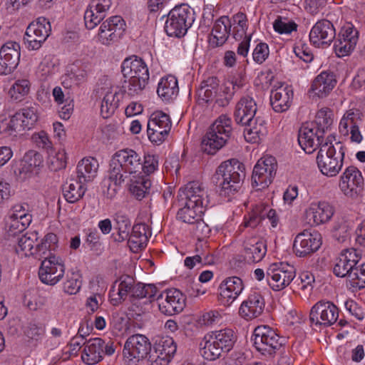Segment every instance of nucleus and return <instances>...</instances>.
I'll list each match as a JSON object with an SVG mask.
<instances>
[{
    "instance_id": "f257e3e1",
    "label": "nucleus",
    "mask_w": 365,
    "mask_h": 365,
    "mask_svg": "<svg viewBox=\"0 0 365 365\" xmlns=\"http://www.w3.org/2000/svg\"><path fill=\"white\" fill-rule=\"evenodd\" d=\"M257 103L250 96H246L237 103L234 112L235 122L245 127L244 137L246 141L258 143L267 133L265 120L257 115Z\"/></svg>"
},
{
    "instance_id": "f03ea898",
    "label": "nucleus",
    "mask_w": 365,
    "mask_h": 365,
    "mask_svg": "<svg viewBox=\"0 0 365 365\" xmlns=\"http://www.w3.org/2000/svg\"><path fill=\"white\" fill-rule=\"evenodd\" d=\"M142 158L135 150L124 148L116 151L109 163L108 178L115 185H120L131 174L140 172Z\"/></svg>"
},
{
    "instance_id": "7ed1b4c3",
    "label": "nucleus",
    "mask_w": 365,
    "mask_h": 365,
    "mask_svg": "<svg viewBox=\"0 0 365 365\" xmlns=\"http://www.w3.org/2000/svg\"><path fill=\"white\" fill-rule=\"evenodd\" d=\"M121 72L125 78H128L122 87L130 96L139 95L148 84L150 73L148 66L143 58L137 56H130L123 61Z\"/></svg>"
},
{
    "instance_id": "20e7f679",
    "label": "nucleus",
    "mask_w": 365,
    "mask_h": 365,
    "mask_svg": "<svg viewBox=\"0 0 365 365\" xmlns=\"http://www.w3.org/2000/svg\"><path fill=\"white\" fill-rule=\"evenodd\" d=\"M236 341L237 335L232 329L212 331L205 335L200 344L201 354L205 359L214 361L228 353Z\"/></svg>"
},
{
    "instance_id": "39448f33",
    "label": "nucleus",
    "mask_w": 365,
    "mask_h": 365,
    "mask_svg": "<svg viewBox=\"0 0 365 365\" xmlns=\"http://www.w3.org/2000/svg\"><path fill=\"white\" fill-rule=\"evenodd\" d=\"M216 175L220 182V195L231 197L241 188L245 177L244 166L236 160L222 162L216 170Z\"/></svg>"
},
{
    "instance_id": "423d86ee",
    "label": "nucleus",
    "mask_w": 365,
    "mask_h": 365,
    "mask_svg": "<svg viewBox=\"0 0 365 365\" xmlns=\"http://www.w3.org/2000/svg\"><path fill=\"white\" fill-rule=\"evenodd\" d=\"M232 119L226 115H220L210 126L201 142L202 150L214 155L223 148L232 133Z\"/></svg>"
},
{
    "instance_id": "0eeeda50",
    "label": "nucleus",
    "mask_w": 365,
    "mask_h": 365,
    "mask_svg": "<svg viewBox=\"0 0 365 365\" xmlns=\"http://www.w3.org/2000/svg\"><path fill=\"white\" fill-rule=\"evenodd\" d=\"M344 155V148L340 142L334 146L326 140L320 147L317 156L319 170L327 177L336 176L342 168Z\"/></svg>"
},
{
    "instance_id": "6e6552de",
    "label": "nucleus",
    "mask_w": 365,
    "mask_h": 365,
    "mask_svg": "<svg viewBox=\"0 0 365 365\" xmlns=\"http://www.w3.org/2000/svg\"><path fill=\"white\" fill-rule=\"evenodd\" d=\"M195 21L194 10L187 4L175 6L168 14L165 31L169 36H184Z\"/></svg>"
},
{
    "instance_id": "1a4fd4ad",
    "label": "nucleus",
    "mask_w": 365,
    "mask_h": 365,
    "mask_svg": "<svg viewBox=\"0 0 365 365\" xmlns=\"http://www.w3.org/2000/svg\"><path fill=\"white\" fill-rule=\"evenodd\" d=\"M253 345L264 356H272L282 347V338L269 326H259L252 334Z\"/></svg>"
},
{
    "instance_id": "9d476101",
    "label": "nucleus",
    "mask_w": 365,
    "mask_h": 365,
    "mask_svg": "<svg viewBox=\"0 0 365 365\" xmlns=\"http://www.w3.org/2000/svg\"><path fill=\"white\" fill-rule=\"evenodd\" d=\"M277 170L274 157L265 155L255 165L252 175V185L257 190L267 188L272 182Z\"/></svg>"
},
{
    "instance_id": "9b49d317",
    "label": "nucleus",
    "mask_w": 365,
    "mask_h": 365,
    "mask_svg": "<svg viewBox=\"0 0 365 365\" xmlns=\"http://www.w3.org/2000/svg\"><path fill=\"white\" fill-rule=\"evenodd\" d=\"M295 275L294 266L284 262L270 264L266 272L267 283L274 291L284 289L292 282Z\"/></svg>"
},
{
    "instance_id": "f8f14e48",
    "label": "nucleus",
    "mask_w": 365,
    "mask_h": 365,
    "mask_svg": "<svg viewBox=\"0 0 365 365\" xmlns=\"http://www.w3.org/2000/svg\"><path fill=\"white\" fill-rule=\"evenodd\" d=\"M125 26V22L121 16L109 17L101 23L96 38L102 45H113L123 37Z\"/></svg>"
},
{
    "instance_id": "ddd939ff",
    "label": "nucleus",
    "mask_w": 365,
    "mask_h": 365,
    "mask_svg": "<svg viewBox=\"0 0 365 365\" xmlns=\"http://www.w3.org/2000/svg\"><path fill=\"white\" fill-rule=\"evenodd\" d=\"M116 345L111 340L106 342L101 338H93L87 341L81 358L87 364H94L103 358V355L111 356L115 351Z\"/></svg>"
},
{
    "instance_id": "4468645a",
    "label": "nucleus",
    "mask_w": 365,
    "mask_h": 365,
    "mask_svg": "<svg viewBox=\"0 0 365 365\" xmlns=\"http://www.w3.org/2000/svg\"><path fill=\"white\" fill-rule=\"evenodd\" d=\"M38 105L33 104L18 110L6 123L5 130L9 134L12 132H21L31 130L38 119Z\"/></svg>"
},
{
    "instance_id": "2eb2a0df",
    "label": "nucleus",
    "mask_w": 365,
    "mask_h": 365,
    "mask_svg": "<svg viewBox=\"0 0 365 365\" xmlns=\"http://www.w3.org/2000/svg\"><path fill=\"white\" fill-rule=\"evenodd\" d=\"M155 299L160 312L167 316L178 314L186 305V297L178 289H168L162 292Z\"/></svg>"
},
{
    "instance_id": "dca6fc26",
    "label": "nucleus",
    "mask_w": 365,
    "mask_h": 365,
    "mask_svg": "<svg viewBox=\"0 0 365 365\" xmlns=\"http://www.w3.org/2000/svg\"><path fill=\"white\" fill-rule=\"evenodd\" d=\"M338 307L330 301H319L311 309L309 320L312 324L328 327L336 322Z\"/></svg>"
},
{
    "instance_id": "f3484780",
    "label": "nucleus",
    "mask_w": 365,
    "mask_h": 365,
    "mask_svg": "<svg viewBox=\"0 0 365 365\" xmlns=\"http://www.w3.org/2000/svg\"><path fill=\"white\" fill-rule=\"evenodd\" d=\"M334 51L336 55L342 58L349 56L354 50L359 40V31L350 22L346 23L334 38Z\"/></svg>"
},
{
    "instance_id": "a211bd4d",
    "label": "nucleus",
    "mask_w": 365,
    "mask_h": 365,
    "mask_svg": "<svg viewBox=\"0 0 365 365\" xmlns=\"http://www.w3.org/2000/svg\"><path fill=\"white\" fill-rule=\"evenodd\" d=\"M51 31V24L45 18H38L36 21L31 23L24 37V41L29 50H38L48 37Z\"/></svg>"
},
{
    "instance_id": "6ab92c4d",
    "label": "nucleus",
    "mask_w": 365,
    "mask_h": 365,
    "mask_svg": "<svg viewBox=\"0 0 365 365\" xmlns=\"http://www.w3.org/2000/svg\"><path fill=\"white\" fill-rule=\"evenodd\" d=\"M64 273L65 265L62 259L48 256L41 262L38 276L43 284L55 285L63 278Z\"/></svg>"
},
{
    "instance_id": "aec40b11",
    "label": "nucleus",
    "mask_w": 365,
    "mask_h": 365,
    "mask_svg": "<svg viewBox=\"0 0 365 365\" xmlns=\"http://www.w3.org/2000/svg\"><path fill=\"white\" fill-rule=\"evenodd\" d=\"M180 202H185L190 205L202 207L205 210L210 204L207 192L197 181L188 182L185 187L179 190Z\"/></svg>"
},
{
    "instance_id": "412c9836",
    "label": "nucleus",
    "mask_w": 365,
    "mask_h": 365,
    "mask_svg": "<svg viewBox=\"0 0 365 365\" xmlns=\"http://www.w3.org/2000/svg\"><path fill=\"white\" fill-rule=\"evenodd\" d=\"M362 121V114L359 110L351 109L346 111L339 123L340 133L344 136L350 133L351 141L360 143L363 140V136L359 130V126Z\"/></svg>"
},
{
    "instance_id": "4be33fe9",
    "label": "nucleus",
    "mask_w": 365,
    "mask_h": 365,
    "mask_svg": "<svg viewBox=\"0 0 365 365\" xmlns=\"http://www.w3.org/2000/svg\"><path fill=\"white\" fill-rule=\"evenodd\" d=\"M321 245L322 237L318 232L304 230L296 236L293 250L297 257H304L317 251Z\"/></svg>"
},
{
    "instance_id": "5701e85b",
    "label": "nucleus",
    "mask_w": 365,
    "mask_h": 365,
    "mask_svg": "<svg viewBox=\"0 0 365 365\" xmlns=\"http://www.w3.org/2000/svg\"><path fill=\"white\" fill-rule=\"evenodd\" d=\"M324 134L309 122L304 123L299 130L298 142L305 153L311 154L324 144Z\"/></svg>"
},
{
    "instance_id": "b1692460",
    "label": "nucleus",
    "mask_w": 365,
    "mask_h": 365,
    "mask_svg": "<svg viewBox=\"0 0 365 365\" xmlns=\"http://www.w3.org/2000/svg\"><path fill=\"white\" fill-rule=\"evenodd\" d=\"M363 185L362 174L355 166L347 167L340 177L339 188L348 197H356L361 192Z\"/></svg>"
},
{
    "instance_id": "393cba45",
    "label": "nucleus",
    "mask_w": 365,
    "mask_h": 365,
    "mask_svg": "<svg viewBox=\"0 0 365 365\" xmlns=\"http://www.w3.org/2000/svg\"><path fill=\"white\" fill-rule=\"evenodd\" d=\"M151 350V344L149 339L143 334H134L126 340L123 355L129 361L133 359H143L147 356Z\"/></svg>"
},
{
    "instance_id": "a878e982",
    "label": "nucleus",
    "mask_w": 365,
    "mask_h": 365,
    "mask_svg": "<svg viewBox=\"0 0 365 365\" xmlns=\"http://www.w3.org/2000/svg\"><path fill=\"white\" fill-rule=\"evenodd\" d=\"M335 38V28L333 24L327 19L318 21L309 33L310 42L317 48L329 46Z\"/></svg>"
},
{
    "instance_id": "bb28decb",
    "label": "nucleus",
    "mask_w": 365,
    "mask_h": 365,
    "mask_svg": "<svg viewBox=\"0 0 365 365\" xmlns=\"http://www.w3.org/2000/svg\"><path fill=\"white\" fill-rule=\"evenodd\" d=\"M245 288L241 278L232 276L225 278L220 284L219 302L225 307L230 306Z\"/></svg>"
},
{
    "instance_id": "cd10ccee",
    "label": "nucleus",
    "mask_w": 365,
    "mask_h": 365,
    "mask_svg": "<svg viewBox=\"0 0 365 365\" xmlns=\"http://www.w3.org/2000/svg\"><path fill=\"white\" fill-rule=\"evenodd\" d=\"M20 60V45L9 41L0 49V74L11 73L19 65Z\"/></svg>"
},
{
    "instance_id": "c85d7f7f",
    "label": "nucleus",
    "mask_w": 365,
    "mask_h": 365,
    "mask_svg": "<svg viewBox=\"0 0 365 365\" xmlns=\"http://www.w3.org/2000/svg\"><path fill=\"white\" fill-rule=\"evenodd\" d=\"M265 301L259 292L252 291L244 300L240 308L239 314L244 319L249 321L259 317L264 312Z\"/></svg>"
},
{
    "instance_id": "c756f323",
    "label": "nucleus",
    "mask_w": 365,
    "mask_h": 365,
    "mask_svg": "<svg viewBox=\"0 0 365 365\" xmlns=\"http://www.w3.org/2000/svg\"><path fill=\"white\" fill-rule=\"evenodd\" d=\"M267 253L266 243L258 237L246 236L242 242V255L248 263L260 262Z\"/></svg>"
},
{
    "instance_id": "7c9ffc66",
    "label": "nucleus",
    "mask_w": 365,
    "mask_h": 365,
    "mask_svg": "<svg viewBox=\"0 0 365 365\" xmlns=\"http://www.w3.org/2000/svg\"><path fill=\"white\" fill-rule=\"evenodd\" d=\"M361 255L355 249L351 248L341 251L336 259L333 267L334 274L336 277H346L349 279V273L352 272L354 267L359 263Z\"/></svg>"
},
{
    "instance_id": "2f4dec72",
    "label": "nucleus",
    "mask_w": 365,
    "mask_h": 365,
    "mask_svg": "<svg viewBox=\"0 0 365 365\" xmlns=\"http://www.w3.org/2000/svg\"><path fill=\"white\" fill-rule=\"evenodd\" d=\"M231 20L227 16L217 19L208 38L210 47L215 48L223 46L231 34Z\"/></svg>"
},
{
    "instance_id": "473e14b6",
    "label": "nucleus",
    "mask_w": 365,
    "mask_h": 365,
    "mask_svg": "<svg viewBox=\"0 0 365 365\" xmlns=\"http://www.w3.org/2000/svg\"><path fill=\"white\" fill-rule=\"evenodd\" d=\"M41 164V155L34 150H29L26 153L19 164L15 167L14 173L19 180H24L30 178Z\"/></svg>"
},
{
    "instance_id": "72a5a7b5",
    "label": "nucleus",
    "mask_w": 365,
    "mask_h": 365,
    "mask_svg": "<svg viewBox=\"0 0 365 365\" xmlns=\"http://www.w3.org/2000/svg\"><path fill=\"white\" fill-rule=\"evenodd\" d=\"M336 82L333 72L322 71L312 81L311 91L319 98H324L333 90Z\"/></svg>"
},
{
    "instance_id": "f704fd0d",
    "label": "nucleus",
    "mask_w": 365,
    "mask_h": 365,
    "mask_svg": "<svg viewBox=\"0 0 365 365\" xmlns=\"http://www.w3.org/2000/svg\"><path fill=\"white\" fill-rule=\"evenodd\" d=\"M293 90L291 86H282L272 90L270 95V103L273 110L282 113L289 109L293 99Z\"/></svg>"
},
{
    "instance_id": "c9c22d12",
    "label": "nucleus",
    "mask_w": 365,
    "mask_h": 365,
    "mask_svg": "<svg viewBox=\"0 0 365 365\" xmlns=\"http://www.w3.org/2000/svg\"><path fill=\"white\" fill-rule=\"evenodd\" d=\"M334 208L329 202L322 201L311 203L306 213L307 217L312 219L313 224L322 225L329 222L334 214Z\"/></svg>"
},
{
    "instance_id": "e433bc0d",
    "label": "nucleus",
    "mask_w": 365,
    "mask_h": 365,
    "mask_svg": "<svg viewBox=\"0 0 365 365\" xmlns=\"http://www.w3.org/2000/svg\"><path fill=\"white\" fill-rule=\"evenodd\" d=\"M158 289L154 284H134L131 294L130 301L133 306H138L140 300L143 305L148 306L155 300Z\"/></svg>"
},
{
    "instance_id": "4c0bfd02",
    "label": "nucleus",
    "mask_w": 365,
    "mask_h": 365,
    "mask_svg": "<svg viewBox=\"0 0 365 365\" xmlns=\"http://www.w3.org/2000/svg\"><path fill=\"white\" fill-rule=\"evenodd\" d=\"M135 279L129 275H123L115 281L113 289L110 292V297L113 305H118L124 301L129 293L131 294Z\"/></svg>"
},
{
    "instance_id": "58836bf2",
    "label": "nucleus",
    "mask_w": 365,
    "mask_h": 365,
    "mask_svg": "<svg viewBox=\"0 0 365 365\" xmlns=\"http://www.w3.org/2000/svg\"><path fill=\"white\" fill-rule=\"evenodd\" d=\"M130 232L128 239V244L130 250L137 252L139 250L145 247L150 235L148 226L145 223L134 225Z\"/></svg>"
},
{
    "instance_id": "ea45409f",
    "label": "nucleus",
    "mask_w": 365,
    "mask_h": 365,
    "mask_svg": "<svg viewBox=\"0 0 365 365\" xmlns=\"http://www.w3.org/2000/svg\"><path fill=\"white\" fill-rule=\"evenodd\" d=\"M179 92L177 78L168 75L160 79L158 83L157 93L163 101H170L175 98Z\"/></svg>"
},
{
    "instance_id": "a19ab883",
    "label": "nucleus",
    "mask_w": 365,
    "mask_h": 365,
    "mask_svg": "<svg viewBox=\"0 0 365 365\" xmlns=\"http://www.w3.org/2000/svg\"><path fill=\"white\" fill-rule=\"evenodd\" d=\"M38 236L36 232H28L17 237L16 252L21 257L32 256L35 258V246Z\"/></svg>"
},
{
    "instance_id": "79ce46f5",
    "label": "nucleus",
    "mask_w": 365,
    "mask_h": 365,
    "mask_svg": "<svg viewBox=\"0 0 365 365\" xmlns=\"http://www.w3.org/2000/svg\"><path fill=\"white\" fill-rule=\"evenodd\" d=\"M58 241V237L56 234L52 232L46 234L40 242H36L35 259L41 260L48 256H54L51 251L57 248Z\"/></svg>"
},
{
    "instance_id": "37998d69",
    "label": "nucleus",
    "mask_w": 365,
    "mask_h": 365,
    "mask_svg": "<svg viewBox=\"0 0 365 365\" xmlns=\"http://www.w3.org/2000/svg\"><path fill=\"white\" fill-rule=\"evenodd\" d=\"M98 163L94 158H85L77 165V178L85 182H90L96 176Z\"/></svg>"
},
{
    "instance_id": "c03bdc74",
    "label": "nucleus",
    "mask_w": 365,
    "mask_h": 365,
    "mask_svg": "<svg viewBox=\"0 0 365 365\" xmlns=\"http://www.w3.org/2000/svg\"><path fill=\"white\" fill-rule=\"evenodd\" d=\"M220 81L215 76H209L204 79L197 90L199 99L205 103H212L219 93Z\"/></svg>"
},
{
    "instance_id": "a18cd8bd",
    "label": "nucleus",
    "mask_w": 365,
    "mask_h": 365,
    "mask_svg": "<svg viewBox=\"0 0 365 365\" xmlns=\"http://www.w3.org/2000/svg\"><path fill=\"white\" fill-rule=\"evenodd\" d=\"M86 190L85 183L71 179L63 185V195L66 200L69 203H75L81 200Z\"/></svg>"
},
{
    "instance_id": "49530a36",
    "label": "nucleus",
    "mask_w": 365,
    "mask_h": 365,
    "mask_svg": "<svg viewBox=\"0 0 365 365\" xmlns=\"http://www.w3.org/2000/svg\"><path fill=\"white\" fill-rule=\"evenodd\" d=\"M123 93L119 91H108L101 102V115L103 118L110 117L119 106Z\"/></svg>"
},
{
    "instance_id": "de8ad7c7",
    "label": "nucleus",
    "mask_w": 365,
    "mask_h": 365,
    "mask_svg": "<svg viewBox=\"0 0 365 365\" xmlns=\"http://www.w3.org/2000/svg\"><path fill=\"white\" fill-rule=\"evenodd\" d=\"M180 205L182 207L178 211L177 218L185 223L193 224L196 222L197 220L201 218L205 210L202 207L190 205L185 202H180Z\"/></svg>"
},
{
    "instance_id": "09e8293b",
    "label": "nucleus",
    "mask_w": 365,
    "mask_h": 365,
    "mask_svg": "<svg viewBox=\"0 0 365 365\" xmlns=\"http://www.w3.org/2000/svg\"><path fill=\"white\" fill-rule=\"evenodd\" d=\"M150 180L144 176H138L130 180L129 191L138 200H141L150 194Z\"/></svg>"
},
{
    "instance_id": "8fccbe9b",
    "label": "nucleus",
    "mask_w": 365,
    "mask_h": 365,
    "mask_svg": "<svg viewBox=\"0 0 365 365\" xmlns=\"http://www.w3.org/2000/svg\"><path fill=\"white\" fill-rule=\"evenodd\" d=\"M248 19L247 15L238 12L232 16L231 20V35L236 41H241L245 36H248Z\"/></svg>"
},
{
    "instance_id": "3c124183",
    "label": "nucleus",
    "mask_w": 365,
    "mask_h": 365,
    "mask_svg": "<svg viewBox=\"0 0 365 365\" xmlns=\"http://www.w3.org/2000/svg\"><path fill=\"white\" fill-rule=\"evenodd\" d=\"M115 229L118 231V240L123 241L127 240L131 230V220L128 215L119 210L113 216Z\"/></svg>"
},
{
    "instance_id": "603ef678",
    "label": "nucleus",
    "mask_w": 365,
    "mask_h": 365,
    "mask_svg": "<svg viewBox=\"0 0 365 365\" xmlns=\"http://www.w3.org/2000/svg\"><path fill=\"white\" fill-rule=\"evenodd\" d=\"M31 81L28 77L16 79L9 91L11 99L21 101L26 96L31 90Z\"/></svg>"
},
{
    "instance_id": "864d4df0",
    "label": "nucleus",
    "mask_w": 365,
    "mask_h": 365,
    "mask_svg": "<svg viewBox=\"0 0 365 365\" xmlns=\"http://www.w3.org/2000/svg\"><path fill=\"white\" fill-rule=\"evenodd\" d=\"M333 121V111L328 108H322L317 113L315 120L309 123L314 124L316 128L324 135L327 131L331 129Z\"/></svg>"
},
{
    "instance_id": "5fc2aeb1",
    "label": "nucleus",
    "mask_w": 365,
    "mask_h": 365,
    "mask_svg": "<svg viewBox=\"0 0 365 365\" xmlns=\"http://www.w3.org/2000/svg\"><path fill=\"white\" fill-rule=\"evenodd\" d=\"M350 287L356 290L365 288V263L356 264L349 274Z\"/></svg>"
},
{
    "instance_id": "6e6d98bb",
    "label": "nucleus",
    "mask_w": 365,
    "mask_h": 365,
    "mask_svg": "<svg viewBox=\"0 0 365 365\" xmlns=\"http://www.w3.org/2000/svg\"><path fill=\"white\" fill-rule=\"evenodd\" d=\"M170 131V128L168 127L163 128V127H158L153 123H148V128H147V133L149 140L155 144H160L162 143L168 137L169 133Z\"/></svg>"
},
{
    "instance_id": "4d7b16f0",
    "label": "nucleus",
    "mask_w": 365,
    "mask_h": 365,
    "mask_svg": "<svg viewBox=\"0 0 365 365\" xmlns=\"http://www.w3.org/2000/svg\"><path fill=\"white\" fill-rule=\"evenodd\" d=\"M29 217H25L20 220L8 217L6 221L8 237H19V235L24 231L31 224V222H29Z\"/></svg>"
},
{
    "instance_id": "13d9d810",
    "label": "nucleus",
    "mask_w": 365,
    "mask_h": 365,
    "mask_svg": "<svg viewBox=\"0 0 365 365\" xmlns=\"http://www.w3.org/2000/svg\"><path fill=\"white\" fill-rule=\"evenodd\" d=\"M154 349L158 354H163L173 357L177 351V345L173 338L165 337L160 339L155 344Z\"/></svg>"
},
{
    "instance_id": "bf43d9fd",
    "label": "nucleus",
    "mask_w": 365,
    "mask_h": 365,
    "mask_svg": "<svg viewBox=\"0 0 365 365\" xmlns=\"http://www.w3.org/2000/svg\"><path fill=\"white\" fill-rule=\"evenodd\" d=\"M106 16L93 9L90 6H88L84 13V22L86 29L91 30L100 24Z\"/></svg>"
},
{
    "instance_id": "052dcab7",
    "label": "nucleus",
    "mask_w": 365,
    "mask_h": 365,
    "mask_svg": "<svg viewBox=\"0 0 365 365\" xmlns=\"http://www.w3.org/2000/svg\"><path fill=\"white\" fill-rule=\"evenodd\" d=\"M262 209H263V203L256 205L252 212L245 215L244 217V222L241 225L240 227H250L252 229L255 228L262 220Z\"/></svg>"
},
{
    "instance_id": "680f3d73",
    "label": "nucleus",
    "mask_w": 365,
    "mask_h": 365,
    "mask_svg": "<svg viewBox=\"0 0 365 365\" xmlns=\"http://www.w3.org/2000/svg\"><path fill=\"white\" fill-rule=\"evenodd\" d=\"M195 255L201 261V264H210L213 261L207 241L198 240L195 245Z\"/></svg>"
},
{
    "instance_id": "e2e57ef3",
    "label": "nucleus",
    "mask_w": 365,
    "mask_h": 365,
    "mask_svg": "<svg viewBox=\"0 0 365 365\" xmlns=\"http://www.w3.org/2000/svg\"><path fill=\"white\" fill-rule=\"evenodd\" d=\"M86 235L85 244L93 251H98L101 247V235L96 228L84 230Z\"/></svg>"
},
{
    "instance_id": "0e129e2a",
    "label": "nucleus",
    "mask_w": 365,
    "mask_h": 365,
    "mask_svg": "<svg viewBox=\"0 0 365 365\" xmlns=\"http://www.w3.org/2000/svg\"><path fill=\"white\" fill-rule=\"evenodd\" d=\"M273 28L280 34H290L292 31H297V24L293 21H287L278 16L273 23Z\"/></svg>"
},
{
    "instance_id": "69168bd1",
    "label": "nucleus",
    "mask_w": 365,
    "mask_h": 365,
    "mask_svg": "<svg viewBox=\"0 0 365 365\" xmlns=\"http://www.w3.org/2000/svg\"><path fill=\"white\" fill-rule=\"evenodd\" d=\"M148 123H153L154 125L171 129L172 122L170 116L162 110H155L150 116Z\"/></svg>"
},
{
    "instance_id": "338daca9",
    "label": "nucleus",
    "mask_w": 365,
    "mask_h": 365,
    "mask_svg": "<svg viewBox=\"0 0 365 365\" xmlns=\"http://www.w3.org/2000/svg\"><path fill=\"white\" fill-rule=\"evenodd\" d=\"M252 59L258 63H263L269 57V48L267 43L264 42L258 43L252 51Z\"/></svg>"
},
{
    "instance_id": "774afa93",
    "label": "nucleus",
    "mask_w": 365,
    "mask_h": 365,
    "mask_svg": "<svg viewBox=\"0 0 365 365\" xmlns=\"http://www.w3.org/2000/svg\"><path fill=\"white\" fill-rule=\"evenodd\" d=\"M32 140L37 147L46 150L48 153L52 151V142L50 140L48 134L41 130L32 135Z\"/></svg>"
}]
</instances>
